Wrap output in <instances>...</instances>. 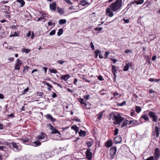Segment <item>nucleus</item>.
Here are the masks:
<instances>
[{
    "label": "nucleus",
    "instance_id": "1",
    "mask_svg": "<svg viewBox=\"0 0 160 160\" xmlns=\"http://www.w3.org/2000/svg\"><path fill=\"white\" fill-rule=\"evenodd\" d=\"M122 5V0H116L110 4L106 9V15L110 17L113 16V12H118L119 11Z\"/></svg>",
    "mask_w": 160,
    "mask_h": 160
},
{
    "label": "nucleus",
    "instance_id": "2",
    "mask_svg": "<svg viewBox=\"0 0 160 160\" xmlns=\"http://www.w3.org/2000/svg\"><path fill=\"white\" fill-rule=\"evenodd\" d=\"M113 119L114 120V123L115 125L119 124L124 119V118L121 117L119 115H114Z\"/></svg>",
    "mask_w": 160,
    "mask_h": 160
},
{
    "label": "nucleus",
    "instance_id": "3",
    "mask_svg": "<svg viewBox=\"0 0 160 160\" xmlns=\"http://www.w3.org/2000/svg\"><path fill=\"white\" fill-rule=\"evenodd\" d=\"M148 115L152 119V120L153 122H156L157 121L158 117L155 112H153L152 111H149Z\"/></svg>",
    "mask_w": 160,
    "mask_h": 160
},
{
    "label": "nucleus",
    "instance_id": "4",
    "mask_svg": "<svg viewBox=\"0 0 160 160\" xmlns=\"http://www.w3.org/2000/svg\"><path fill=\"white\" fill-rule=\"evenodd\" d=\"M117 151V148L116 147H112L110 150V158L111 159L113 158V157L115 155Z\"/></svg>",
    "mask_w": 160,
    "mask_h": 160
},
{
    "label": "nucleus",
    "instance_id": "5",
    "mask_svg": "<svg viewBox=\"0 0 160 160\" xmlns=\"http://www.w3.org/2000/svg\"><path fill=\"white\" fill-rule=\"evenodd\" d=\"M22 63V62L19 59H17L15 65L14 70H19L20 67Z\"/></svg>",
    "mask_w": 160,
    "mask_h": 160
},
{
    "label": "nucleus",
    "instance_id": "6",
    "mask_svg": "<svg viewBox=\"0 0 160 160\" xmlns=\"http://www.w3.org/2000/svg\"><path fill=\"white\" fill-rule=\"evenodd\" d=\"M154 159L157 160L160 156V151L158 148H156L154 152Z\"/></svg>",
    "mask_w": 160,
    "mask_h": 160
},
{
    "label": "nucleus",
    "instance_id": "7",
    "mask_svg": "<svg viewBox=\"0 0 160 160\" xmlns=\"http://www.w3.org/2000/svg\"><path fill=\"white\" fill-rule=\"evenodd\" d=\"M90 151L91 149L88 148L87 149L86 152V158L88 160H90L92 158V153Z\"/></svg>",
    "mask_w": 160,
    "mask_h": 160
},
{
    "label": "nucleus",
    "instance_id": "8",
    "mask_svg": "<svg viewBox=\"0 0 160 160\" xmlns=\"http://www.w3.org/2000/svg\"><path fill=\"white\" fill-rule=\"evenodd\" d=\"M49 127L50 129L52 131V133H58L59 135L60 134V132L55 128L52 126L51 124H49Z\"/></svg>",
    "mask_w": 160,
    "mask_h": 160
},
{
    "label": "nucleus",
    "instance_id": "9",
    "mask_svg": "<svg viewBox=\"0 0 160 160\" xmlns=\"http://www.w3.org/2000/svg\"><path fill=\"white\" fill-rule=\"evenodd\" d=\"M147 112V111L144 112L143 114L141 116V118H143L145 120L148 121L149 120V118Z\"/></svg>",
    "mask_w": 160,
    "mask_h": 160
},
{
    "label": "nucleus",
    "instance_id": "10",
    "mask_svg": "<svg viewBox=\"0 0 160 160\" xmlns=\"http://www.w3.org/2000/svg\"><path fill=\"white\" fill-rule=\"evenodd\" d=\"M56 3L54 2L50 4V8L53 11H55L56 9Z\"/></svg>",
    "mask_w": 160,
    "mask_h": 160
},
{
    "label": "nucleus",
    "instance_id": "11",
    "mask_svg": "<svg viewBox=\"0 0 160 160\" xmlns=\"http://www.w3.org/2000/svg\"><path fill=\"white\" fill-rule=\"evenodd\" d=\"M159 128L158 126H156L155 128L154 132L156 133V137L157 138H158L159 134Z\"/></svg>",
    "mask_w": 160,
    "mask_h": 160
},
{
    "label": "nucleus",
    "instance_id": "12",
    "mask_svg": "<svg viewBox=\"0 0 160 160\" xmlns=\"http://www.w3.org/2000/svg\"><path fill=\"white\" fill-rule=\"evenodd\" d=\"M121 137L120 136H117L115 138L116 143H120L122 142Z\"/></svg>",
    "mask_w": 160,
    "mask_h": 160
},
{
    "label": "nucleus",
    "instance_id": "13",
    "mask_svg": "<svg viewBox=\"0 0 160 160\" xmlns=\"http://www.w3.org/2000/svg\"><path fill=\"white\" fill-rule=\"evenodd\" d=\"M47 118L50 120V121L54 122L56 120L54 118L52 117V115L50 114H48L47 115Z\"/></svg>",
    "mask_w": 160,
    "mask_h": 160
},
{
    "label": "nucleus",
    "instance_id": "14",
    "mask_svg": "<svg viewBox=\"0 0 160 160\" xmlns=\"http://www.w3.org/2000/svg\"><path fill=\"white\" fill-rule=\"evenodd\" d=\"M20 139L21 141L23 143L29 142L30 141V139L27 138H20Z\"/></svg>",
    "mask_w": 160,
    "mask_h": 160
},
{
    "label": "nucleus",
    "instance_id": "15",
    "mask_svg": "<svg viewBox=\"0 0 160 160\" xmlns=\"http://www.w3.org/2000/svg\"><path fill=\"white\" fill-rule=\"evenodd\" d=\"M112 140H109L108 141H107L105 143V145L107 147V148H109L111 146H112Z\"/></svg>",
    "mask_w": 160,
    "mask_h": 160
},
{
    "label": "nucleus",
    "instance_id": "16",
    "mask_svg": "<svg viewBox=\"0 0 160 160\" xmlns=\"http://www.w3.org/2000/svg\"><path fill=\"white\" fill-rule=\"evenodd\" d=\"M46 137V134L45 133L41 132L39 136H38V139L39 140H41L44 139Z\"/></svg>",
    "mask_w": 160,
    "mask_h": 160
},
{
    "label": "nucleus",
    "instance_id": "17",
    "mask_svg": "<svg viewBox=\"0 0 160 160\" xmlns=\"http://www.w3.org/2000/svg\"><path fill=\"white\" fill-rule=\"evenodd\" d=\"M80 4L83 6L87 5H90L89 3L88 2H87L86 0L81 1H80Z\"/></svg>",
    "mask_w": 160,
    "mask_h": 160
},
{
    "label": "nucleus",
    "instance_id": "18",
    "mask_svg": "<svg viewBox=\"0 0 160 160\" xmlns=\"http://www.w3.org/2000/svg\"><path fill=\"white\" fill-rule=\"evenodd\" d=\"M70 78V76L68 74L62 75L61 77V79L64 81H67L68 79Z\"/></svg>",
    "mask_w": 160,
    "mask_h": 160
},
{
    "label": "nucleus",
    "instance_id": "19",
    "mask_svg": "<svg viewBox=\"0 0 160 160\" xmlns=\"http://www.w3.org/2000/svg\"><path fill=\"white\" fill-rule=\"evenodd\" d=\"M10 145L12 146L13 148L17 150L18 149L19 146L17 145V143L14 142H12L11 143Z\"/></svg>",
    "mask_w": 160,
    "mask_h": 160
},
{
    "label": "nucleus",
    "instance_id": "20",
    "mask_svg": "<svg viewBox=\"0 0 160 160\" xmlns=\"http://www.w3.org/2000/svg\"><path fill=\"white\" fill-rule=\"evenodd\" d=\"M79 102L82 104L84 105L85 106L87 105V101L84 100L83 99L80 98L79 99Z\"/></svg>",
    "mask_w": 160,
    "mask_h": 160
},
{
    "label": "nucleus",
    "instance_id": "21",
    "mask_svg": "<svg viewBox=\"0 0 160 160\" xmlns=\"http://www.w3.org/2000/svg\"><path fill=\"white\" fill-rule=\"evenodd\" d=\"M139 124V123L138 121L137 120H132V126H135Z\"/></svg>",
    "mask_w": 160,
    "mask_h": 160
},
{
    "label": "nucleus",
    "instance_id": "22",
    "mask_svg": "<svg viewBox=\"0 0 160 160\" xmlns=\"http://www.w3.org/2000/svg\"><path fill=\"white\" fill-rule=\"evenodd\" d=\"M32 145L35 147L38 146L41 144L40 142L39 141H36L32 143Z\"/></svg>",
    "mask_w": 160,
    "mask_h": 160
},
{
    "label": "nucleus",
    "instance_id": "23",
    "mask_svg": "<svg viewBox=\"0 0 160 160\" xmlns=\"http://www.w3.org/2000/svg\"><path fill=\"white\" fill-rule=\"evenodd\" d=\"M44 83L45 85H47L48 87V90L50 91L51 90V88L52 87V86L50 84H49L48 83L46 82H44Z\"/></svg>",
    "mask_w": 160,
    "mask_h": 160
},
{
    "label": "nucleus",
    "instance_id": "24",
    "mask_svg": "<svg viewBox=\"0 0 160 160\" xmlns=\"http://www.w3.org/2000/svg\"><path fill=\"white\" fill-rule=\"evenodd\" d=\"M30 51V49H26L25 48H23L22 49V52H25L26 54L28 53Z\"/></svg>",
    "mask_w": 160,
    "mask_h": 160
},
{
    "label": "nucleus",
    "instance_id": "25",
    "mask_svg": "<svg viewBox=\"0 0 160 160\" xmlns=\"http://www.w3.org/2000/svg\"><path fill=\"white\" fill-rule=\"evenodd\" d=\"M142 109L140 107L138 106H136L135 107V111L138 113H139L141 111Z\"/></svg>",
    "mask_w": 160,
    "mask_h": 160
},
{
    "label": "nucleus",
    "instance_id": "26",
    "mask_svg": "<svg viewBox=\"0 0 160 160\" xmlns=\"http://www.w3.org/2000/svg\"><path fill=\"white\" fill-rule=\"evenodd\" d=\"M66 22V20L65 19H61L59 20V23L60 24L62 25L65 23Z\"/></svg>",
    "mask_w": 160,
    "mask_h": 160
},
{
    "label": "nucleus",
    "instance_id": "27",
    "mask_svg": "<svg viewBox=\"0 0 160 160\" xmlns=\"http://www.w3.org/2000/svg\"><path fill=\"white\" fill-rule=\"evenodd\" d=\"M116 67L114 65H112V71L113 72V75H114V73H115L117 72V70L116 68Z\"/></svg>",
    "mask_w": 160,
    "mask_h": 160
},
{
    "label": "nucleus",
    "instance_id": "28",
    "mask_svg": "<svg viewBox=\"0 0 160 160\" xmlns=\"http://www.w3.org/2000/svg\"><path fill=\"white\" fill-rule=\"evenodd\" d=\"M128 120H125L124 121L123 124L121 125V127L123 128L126 126L128 124Z\"/></svg>",
    "mask_w": 160,
    "mask_h": 160
},
{
    "label": "nucleus",
    "instance_id": "29",
    "mask_svg": "<svg viewBox=\"0 0 160 160\" xmlns=\"http://www.w3.org/2000/svg\"><path fill=\"white\" fill-rule=\"evenodd\" d=\"M17 2L21 4V7H22L25 4V2L23 0H17Z\"/></svg>",
    "mask_w": 160,
    "mask_h": 160
},
{
    "label": "nucleus",
    "instance_id": "30",
    "mask_svg": "<svg viewBox=\"0 0 160 160\" xmlns=\"http://www.w3.org/2000/svg\"><path fill=\"white\" fill-rule=\"evenodd\" d=\"M79 134L80 136L83 137L85 136L86 132H85L82 130H80V132H79Z\"/></svg>",
    "mask_w": 160,
    "mask_h": 160
},
{
    "label": "nucleus",
    "instance_id": "31",
    "mask_svg": "<svg viewBox=\"0 0 160 160\" xmlns=\"http://www.w3.org/2000/svg\"><path fill=\"white\" fill-rule=\"evenodd\" d=\"M101 52V51L99 50H97L94 52L95 58H97L98 55Z\"/></svg>",
    "mask_w": 160,
    "mask_h": 160
},
{
    "label": "nucleus",
    "instance_id": "32",
    "mask_svg": "<svg viewBox=\"0 0 160 160\" xmlns=\"http://www.w3.org/2000/svg\"><path fill=\"white\" fill-rule=\"evenodd\" d=\"M144 2V0H138V1H134V2L137 4H140Z\"/></svg>",
    "mask_w": 160,
    "mask_h": 160
},
{
    "label": "nucleus",
    "instance_id": "33",
    "mask_svg": "<svg viewBox=\"0 0 160 160\" xmlns=\"http://www.w3.org/2000/svg\"><path fill=\"white\" fill-rule=\"evenodd\" d=\"M19 34L17 33L16 32H14L13 33H12L10 35V37L18 36H19Z\"/></svg>",
    "mask_w": 160,
    "mask_h": 160
},
{
    "label": "nucleus",
    "instance_id": "34",
    "mask_svg": "<svg viewBox=\"0 0 160 160\" xmlns=\"http://www.w3.org/2000/svg\"><path fill=\"white\" fill-rule=\"evenodd\" d=\"M103 114V112H100L99 114L97 115L98 116V119L99 120H100L102 117Z\"/></svg>",
    "mask_w": 160,
    "mask_h": 160
},
{
    "label": "nucleus",
    "instance_id": "35",
    "mask_svg": "<svg viewBox=\"0 0 160 160\" xmlns=\"http://www.w3.org/2000/svg\"><path fill=\"white\" fill-rule=\"evenodd\" d=\"M63 33V30L62 28L59 29L58 30V32L57 33V35L58 36H60Z\"/></svg>",
    "mask_w": 160,
    "mask_h": 160
},
{
    "label": "nucleus",
    "instance_id": "36",
    "mask_svg": "<svg viewBox=\"0 0 160 160\" xmlns=\"http://www.w3.org/2000/svg\"><path fill=\"white\" fill-rule=\"evenodd\" d=\"M72 129L74 130L77 132L78 130V128L76 126H73L71 127Z\"/></svg>",
    "mask_w": 160,
    "mask_h": 160
},
{
    "label": "nucleus",
    "instance_id": "37",
    "mask_svg": "<svg viewBox=\"0 0 160 160\" xmlns=\"http://www.w3.org/2000/svg\"><path fill=\"white\" fill-rule=\"evenodd\" d=\"M129 69V67L128 66V65H126V66H124V68L123 69V70L125 71H126L128 70Z\"/></svg>",
    "mask_w": 160,
    "mask_h": 160
},
{
    "label": "nucleus",
    "instance_id": "38",
    "mask_svg": "<svg viewBox=\"0 0 160 160\" xmlns=\"http://www.w3.org/2000/svg\"><path fill=\"white\" fill-rule=\"evenodd\" d=\"M50 71L51 73H56L57 72V71L56 69H52L50 70Z\"/></svg>",
    "mask_w": 160,
    "mask_h": 160
},
{
    "label": "nucleus",
    "instance_id": "39",
    "mask_svg": "<svg viewBox=\"0 0 160 160\" xmlns=\"http://www.w3.org/2000/svg\"><path fill=\"white\" fill-rule=\"evenodd\" d=\"M29 90V88H27L25 89L23 92H22V94L24 95L26 93L28 92Z\"/></svg>",
    "mask_w": 160,
    "mask_h": 160
},
{
    "label": "nucleus",
    "instance_id": "40",
    "mask_svg": "<svg viewBox=\"0 0 160 160\" xmlns=\"http://www.w3.org/2000/svg\"><path fill=\"white\" fill-rule=\"evenodd\" d=\"M48 25L49 26H54L55 25V23H52V21L50 20L48 22Z\"/></svg>",
    "mask_w": 160,
    "mask_h": 160
},
{
    "label": "nucleus",
    "instance_id": "41",
    "mask_svg": "<svg viewBox=\"0 0 160 160\" xmlns=\"http://www.w3.org/2000/svg\"><path fill=\"white\" fill-rule=\"evenodd\" d=\"M119 93L118 92H115L113 93V95L116 98H118L120 96H118V95Z\"/></svg>",
    "mask_w": 160,
    "mask_h": 160
},
{
    "label": "nucleus",
    "instance_id": "42",
    "mask_svg": "<svg viewBox=\"0 0 160 160\" xmlns=\"http://www.w3.org/2000/svg\"><path fill=\"white\" fill-rule=\"evenodd\" d=\"M86 144L88 145V148H90L92 146V143L91 142H88L86 143Z\"/></svg>",
    "mask_w": 160,
    "mask_h": 160
},
{
    "label": "nucleus",
    "instance_id": "43",
    "mask_svg": "<svg viewBox=\"0 0 160 160\" xmlns=\"http://www.w3.org/2000/svg\"><path fill=\"white\" fill-rule=\"evenodd\" d=\"M126 101H124L121 103H119L118 104V105L120 106H122L124 105H126Z\"/></svg>",
    "mask_w": 160,
    "mask_h": 160
},
{
    "label": "nucleus",
    "instance_id": "44",
    "mask_svg": "<svg viewBox=\"0 0 160 160\" xmlns=\"http://www.w3.org/2000/svg\"><path fill=\"white\" fill-rule=\"evenodd\" d=\"M118 128H116L115 130H114V135L115 136H116V135H117L118 133Z\"/></svg>",
    "mask_w": 160,
    "mask_h": 160
},
{
    "label": "nucleus",
    "instance_id": "45",
    "mask_svg": "<svg viewBox=\"0 0 160 160\" xmlns=\"http://www.w3.org/2000/svg\"><path fill=\"white\" fill-rule=\"evenodd\" d=\"M55 33V30H53L52 31L50 32L49 33V34L50 35H54Z\"/></svg>",
    "mask_w": 160,
    "mask_h": 160
},
{
    "label": "nucleus",
    "instance_id": "46",
    "mask_svg": "<svg viewBox=\"0 0 160 160\" xmlns=\"http://www.w3.org/2000/svg\"><path fill=\"white\" fill-rule=\"evenodd\" d=\"M58 13L60 14H62L64 13L63 10L62 9H60L58 10Z\"/></svg>",
    "mask_w": 160,
    "mask_h": 160
},
{
    "label": "nucleus",
    "instance_id": "47",
    "mask_svg": "<svg viewBox=\"0 0 160 160\" xmlns=\"http://www.w3.org/2000/svg\"><path fill=\"white\" fill-rule=\"evenodd\" d=\"M109 53H110L109 52H105L104 55L105 56V59H106L107 58V57L109 54Z\"/></svg>",
    "mask_w": 160,
    "mask_h": 160
},
{
    "label": "nucleus",
    "instance_id": "48",
    "mask_svg": "<svg viewBox=\"0 0 160 160\" xmlns=\"http://www.w3.org/2000/svg\"><path fill=\"white\" fill-rule=\"evenodd\" d=\"M41 14L42 17L44 18H46L47 14L46 13L44 12H41Z\"/></svg>",
    "mask_w": 160,
    "mask_h": 160
},
{
    "label": "nucleus",
    "instance_id": "49",
    "mask_svg": "<svg viewBox=\"0 0 160 160\" xmlns=\"http://www.w3.org/2000/svg\"><path fill=\"white\" fill-rule=\"evenodd\" d=\"M66 61H64L62 60H58L57 61V62L60 63L61 64H62L63 63L65 62H66Z\"/></svg>",
    "mask_w": 160,
    "mask_h": 160
},
{
    "label": "nucleus",
    "instance_id": "50",
    "mask_svg": "<svg viewBox=\"0 0 160 160\" xmlns=\"http://www.w3.org/2000/svg\"><path fill=\"white\" fill-rule=\"evenodd\" d=\"M103 28L102 27L96 28H95V30L96 31H101Z\"/></svg>",
    "mask_w": 160,
    "mask_h": 160
},
{
    "label": "nucleus",
    "instance_id": "51",
    "mask_svg": "<svg viewBox=\"0 0 160 160\" xmlns=\"http://www.w3.org/2000/svg\"><path fill=\"white\" fill-rule=\"evenodd\" d=\"M90 45L91 48L92 50H94L95 48L94 45H93V43L92 42H91L90 43Z\"/></svg>",
    "mask_w": 160,
    "mask_h": 160
},
{
    "label": "nucleus",
    "instance_id": "52",
    "mask_svg": "<svg viewBox=\"0 0 160 160\" xmlns=\"http://www.w3.org/2000/svg\"><path fill=\"white\" fill-rule=\"evenodd\" d=\"M89 96H90L89 95H86L84 96V98L86 100H88L89 99Z\"/></svg>",
    "mask_w": 160,
    "mask_h": 160
},
{
    "label": "nucleus",
    "instance_id": "53",
    "mask_svg": "<svg viewBox=\"0 0 160 160\" xmlns=\"http://www.w3.org/2000/svg\"><path fill=\"white\" fill-rule=\"evenodd\" d=\"M37 95L39 96H42L43 94V93L42 92H39L37 93Z\"/></svg>",
    "mask_w": 160,
    "mask_h": 160
},
{
    "label": "nucleus",
    "instance_id": "54",
    "mask_svg": "<svg viewBox=\"0 0 160 160\" xmlns=\"http://www.w3.org/2000/svg\"><path fill=\"white\" fill-rule=\"evenodd\" d=\"M98 79L100 81H103V79L101 76H98Z\"/></svg>",
    "mask_w": 160,
    "mask_h": 160
},
{
    "label": "nucleus",
    "instance_id": "55",
    "mask_svg": "<svg viewBox=\"0 0 160 160\" xmlns=\"http://www.w3.org/2000/svg\"><path fill=\"white\" fill-rule=\"evenodd\" d=\"M114 75V77L113 78V80L114 82H115L116 81L117 75H116V74L114 73V75Z\"/></svg>",
    "mask_w": 160,
    "mask_h": 160
},
{
    "label": "nucleus",
    "instance_id": "56",
    "mask_svg": "<svg viewBox=\"0 0 160 160\" xmlns=\"http://www.w3.org/2000/svg\"><path fill=\"white\" fill-rule=\"evenodd\" d=\"M132 52V51L131 50H130L129 49H126L125 51L124 52L125 53H128L129 52Z\"/></svg>",
    "mask_w": 160,
    "mask_h": 160
},
{
    "label": "nucleus",
    "instance_id": "57",
    "mask_svg": "<svg viewBox=\"0 0 160 160\" xmlns=\"http://www.w3.org/2000/svg\"><path fill=\"white\" fill-rule=\"evenodd\" d=\"M154 157L153 156H151L148 158L146 160H153Z\"/></svg>",
    "mask_w": 160,
    "mask_h": 160
},
{
    "label": "nucleus",
    "instance_id": "58",
    "mask_svg": "<svg viewBox=\"0 0 160 160\" xmlns=\"http://www.w3.org/2000/svg\"><path fill=\"white\" fill-rule=\"evenodd\" d=\"M65 1L68 3L70 4L71 5L72 4L70 0H65Z\"/></svg>",
    "mask_w": 160,
    "mask_h": 160
},
{
    "label": "nucleus",
    "instance_id": "59",
    "mask_svg": "<svg viewBox=\"0 0 160 160\" xmlns=\"http://www.w3.org/2000/svg\"><path fill=\"white\" fill-rule=\"evenodd\" d=\"M132 112H131V113H130L131 115V116H134L135 114V113L134 112L133 110H132Z\"/></svg>",
    "mask_w": 160,
    "mask_h": 160
},
{
    "label": "nucleus",
    "instance_id": "60",
    "mask_svg": "<svg viewBox=\"0 0 160 160\" xmlns=\"http://www.w3.org/2000/svg\"><path fill=\"white\" fill-rule=\"evenodd\" d=\"M57 95L55 92H54L53 93V94L52 95V97L53 98H55L57 97Z\"/></svg>",
    "mask_w": 160,
    "mask_h": 160
},
{
    "label": "nucleus",
    "instance_id": "61",
    "mask_svg": "<svg viewBox=\"0 0 160 160\" xmlns=\"http://www.w3.org/2000/svg\"><path fill=\"white\" fill-rule=\"evenodd\" d=\"M44 18L42 17H40L38 18V21H39L44 19Z\"/></svg>",
    "mask_w": 160,
    "mask_h": 160
},
{
    "label": "nucleus",
    "instance_id": "62",
    "mask_svg": "<svg viewBox=\"0 0 160 160\" xmlns=\"http://www.w3.org/2000/svg\"><path fill=\"white\" fill-rule=\"evenodd\" d=\"M78 82V79L77 78H75L74 79V82H73V83L76 85Z\"/></svg>",
    "mask_w": 160,
    "mask_h": 160
},
{
    "label": "nucleus",
    "instance_id": "63",
    "mask_svg": "<svg viewBox=\"0 0 160 160\" xmlns=\"http://www.w3.org/2000/svg\"><path fill=\"white\" fill-rule=\"evenodd\" d=\"M156 56H154L152 57V61H154L156 60Z\"/></svg>",
    "mask_w": 160,
    "mask_h": 160
},
{
    "label": "nucleus",
    "instance_id": "64",
    "mask_svg": "<svg viewBox=\"0 0 160 160\" xmlns=\"http://www.w3.org/2000/svg\"><path fill=\"white\" fill-rule=\"evenodd\" d=\"M123 20L126 23H128L129 22V21L128 19H125L124 18L123 19Z\"/></svg>",
    "mask_w": 160,
    "mask_h": 160
}]
</instances>
